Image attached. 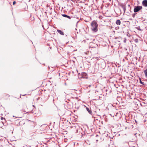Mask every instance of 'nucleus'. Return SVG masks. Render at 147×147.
<instances>
[{"label": "nucleus", "instance_id": "1", "mask_svg": "<svg viewBox=\"0 0 147 147\" xmlns=\"http://www.w3.org/2000/svg\"><path fill=\"white\" fill-rule=\"evenodd\" d=\"M91 29L92 31L96 32L97 29V23L95 21H93L91 23Z\"/></svg>", "mask_w": 147, "mask_h": 147}, {"label": "nucleus", "instance_id": "2", "mask_svg": "<svg viewBox=\"0 0 147 147\" xmlns=\"http://www.w3.org/2000/svg\"><path fill=\"white\" fill-rule=\"evenodd\" d=\"M142 8V6L138 5L135 7L134 11V12L136 13L138 11Z\"/></svg>", "mask_w": 147, "mask_h": 147}, {"label": "nucleus", "instance_id": "3", "mask_svg": "<svg viewBox=\"0 0 147 147\" xmlns=\"http://www.w3.org/2000/svg\"><path fill=\"white\" fill-rule=\"evenodd\" d=\"M142 4L144 7L147 6V0H144L142 2Z\"/></svg>", "mask_w": 147, "mask_h": 147}, {"label": "nucleus", "instance_id": "4", "mask_svg": "<svg viewBox=\"0 0 147 147\" xmlns=\"http://www.w3.org/2000/svg\"><path fill=\"white\" fill-rule=\"evenodd\" d=\"M86 109L90 114L91 115H92V112L91 109H90L89 108L86 107Z\"/></svg>", "mask_w": 147, "mask_h": 147}, {"label": "nucleus", "instance_id": "5", "mask_svg": "<svg viewBox=\"0 0 147 147\" xmlns=\"http://www.w3.org/2000/svg\"><path fill=\"white\" fill-rule=\"evenodd\" d=\"M62 16L63 17L68 18L69 19H71V18H73L72 17H70L69 16L64 14H62Z\"/></svg>", "mask_w": 147, "mask_h": 147}, {"label": "nucleus", "instance_id": "6", "mask_svg": "<svg viewBox=\"0 0 147 147\" xmlns=\"http://www.w3.org/2000/svg\"><path fill=\"white\" fill-rule=\"evenodd\" d=\"M120 6L122 7L123 9V10L124 11V13H125V11L126 10V8L125 6L123 4H121Z\"/></svg>", "mask_w": 147, "mask_h": 147}, {"label": "nucleus", "instance_id": "7", "mask_svg": "<svg viewBox=\"0 0 147 147\" xmlns=\"http://www.w3.org/2000/svg\"><path fill=\"white\" fill-rule=\"evenodd\" d=\"M57 32L59 33L60 34L62 35H64V33L62 32V31L61 30L57 29Z\"/></svg>", "mask_w": 147, "mask_h": 147}, {"label": "nucleus", "instance_id": "8", "mask_svg": "<svg viewBox=\"0 0 147 147\" xmlns=\"http://www.w3.org/2000/svg\"><path fill=\"white\" fill-rule=\"evenodd\" d=\"M116 24L118 25H120L121 24V21L119 20H117L116 22Z\"/></svg>", "mask_w": 147, "mask_h": 147}, {"label": "nucleus", "instance_id": "9", "mask_svg": "<svg viewBox=\"0 0 147 147\" xmlns=\"http://www.w3.org/2000/svg\"><path fill=\"white\" fill-rule=\"evenodd\" d=\"M144 72L146 76L147 77V69L145 70L144 71Z\"/></svg>", "mask_w": 147, "mask_h": 147}, {"label": "nucleus", "instance_id": "10", "mask_svg": "<svg viewBox=\"0 0 147 147\" xmlns=\"http://www.w3.org/2000/svg\"><path fill=\"white\" fill-rule=\"evenodd\" d=\"M140 84H142L143 85H144V82H142L141 81V79L140 78Z\"/></svg>", "mask_w": 147, "mask_h": 147}, {"label": "nucleus", "instance_id": "11", "mask_svg": "<svg viewBox=\"0 0 147 147\" xmlns=\"http://www.w3.org/2000/svg\"><path fill=\"white\" fill-rule=\"evenodd\" d=\"M127 36L129 37L130 36V34H129L128 32L127 33Z\"/></svg>", "mask_w": 147, "mask_h": 147}, {"label": "nucleus", "instance_id": "12", "mask_svg": "<svg viewBox=\"0 0 147 147\" xmlns=\"http://www.w3.org/2000/svg\"><path fill=\"white\" fill-rule=\"evenodd\" d=\"M137 29L139 30H140V31L142 30L139 27L137 28Z\"/></svg>", "mask_w": 147, "mask_h": 147}, {"label": "nucleus", "instance_id": "13", "mask_svg": "<svg viewBox=\"0 0 147 147\" xmlns=\"http://www.w3.org/2000/svg\"><path fill=\"white\" fill-rule=\"evenodd\" d=\"M136 15V13H134L132 14V16L134 18L135 17V15Z\"/></svg>", "mask_w": 147, "mask_h": 147}, {"label": "nucleus", "instance_id": "14", "mask_svg": "<svg viewBox=\"0 0 147 147\" xmlns=\"http://www.w3.org/2000/svg\"><path fill=\"white\" fill-rule=\"evenodd\" d=\"M84 75H86L87 74L85 73H82V77H83V76Z\"/></svg>", "mask_w": 147, "mask_h": 147}, {"label": "nucleus", "instance_id": "15", "mask_svg": "<svg viewBox=\"0 0 147 147\" xmlns=\"http://www.w3.org/2000/svg\"><path fill=\"white\" fill-rule=\"evenodd\" d=\"M80 130V128L78 129L77 128V131H76V132L77 133H78V130Z\"/></svg>", "mask_w": 147, "mask_h": 147}, {"label": "nucleus", "instance_id": "16", "mask_svg": "<svg viewBox=\"0 0 147 147\" xmlns=\"http://www.w3.org/2000/svg\"><path fill=\"white\" fill-rule=\"evenodd\" d=\"M1 119L2 120H3V119H4L5 120V118H3V117H1Z\"/></svg>", "mask_w": 147, "mask_h": 147}, {"label": "nucleus", "instance_id": "17", "mask_svg": "<svg viewBox=\"0 0 147 147\" xmlns=\"http://www.w3.org/2000/svg\"><path fill=\"white\" fill-rule=\"evenodd\" d=\"M16 3V1H14L13 2V5H14Z\"/></svg>", "mask_w": 147, "mask_h": 147}, {"label": "nucleus", "instance_id": "18", "mask_svg": "<svg viewBox=\"0 0 147 147\" xmlns=\"http://www.w3.org/2000/svg\"><path fill=\"white\" fill-rule=\"evenodd\" d=\"M124 42H126V40H124Z\"/></svg>", "mask_w": 147, "mask_h": 147}, {"label": "nucleus", "instance_id": "19", "mask_svg": "<svg viewBox=\"0 0 147 147\" xmlns=\"http://www.w3.org/2000/svg\"><path fill=\"white\" fill-rule=\"evenodd\" d=\"M48 68H49V69H50V67H49V66H48Z\"/></svg>", "mask_w": 147, "mask_h": 147}, {"label": "nucleus", "instance_id": "20", "mask_svg": "<svg viewBox=\"0 0 147 147\" xmlns=\"http://www.w3.org/2000/svg\"><path fill=\"white\" fill-rule=\"evenodd\" d=\"M90 86H91V85H90L89 86L90 87Z\"/></svg>", "mask_w": 147, "mask_h": 147}, {"label": "nucleus", "instance_id": "21", "mask_svg": "<svg viewBox=\"0 0 147 147\" xmlns=\"http://www.w3.org/2000/svg\"><path fill=\"white\" fill-rule=\"evenodd\" d=\"M25 95H22L23 96H24Z\"/></svg>", "mask_w": 147, "mask_h": 147}, {"label": "nucleus", "instance_id": "22", "mask_svg": "<svg viewBox=\"0 0 147 147\" xmlns=\"http://www.w3.org/2000/svg\"><path fill=\"white\" fill-rule=\"evenodd\" d=\"M110 1H111V0H110Z\"/></svg>", "mask_w": 147, "mask_h": 147}]
</instances>
